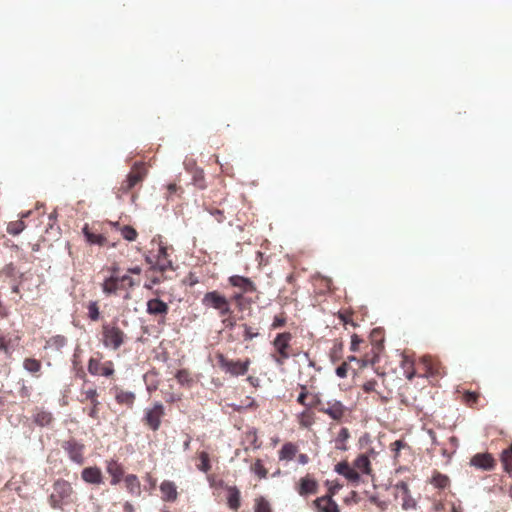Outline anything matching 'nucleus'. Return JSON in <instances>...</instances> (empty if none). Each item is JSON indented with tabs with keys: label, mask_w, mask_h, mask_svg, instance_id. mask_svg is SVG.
<instances>
[{
	"label": "nucleus",
	"mask_w": 512,
	"mask_h": 512,
	"mask_svg": "<svg viewBox=\"0 0 512 512\" xmlns=\"http://www.w3.org/2000/svg\"><path fill=\"white\" fill-rule=\"evenodd\" d=\"M140 284L139 280H136L128 274L121 276H109L107 277L101 287L104 294L107 296L119 295L124 293L123 298L125 300L131 299V291Z\"/></svg>",
	"instance_id": "1"
},
{
	"label": "nucleus",
	"mask_w": 512,
	"mask_h": 512,
	"mask_svg": "<svg viewBox=\"0 0 512 512\" xmlns=\"http://www.w3.org/2000/svg\"><path fill=\"white\" fill-rule=\"evenodd\" d=\"M128 339V335L120 328L117 319L102 324L101 343L106 349L117 351L128 342Z\"/></svg>",
	"instance_id": "2"
},
{
	"label": "nucleus",
	"mask_w": 512,
	"mask_h": 512,
	"mask_svg": "<svg viewBox=\"0 0 512 512\" xmlns=\"http://www.w3.org/2000/svg\"><path fill=\"white\" fill-rule=\"evenodd\" d=\"M53 492L48 498V502L53 509H63L64 505L71 503L74 490L70 482L64 479H57L53 485Z\"/></svg>",
	"instance_id": "3"
},
{
	"label": "nucleus",
	"mask_w": 512,
	"mask_h": 512,
	"mask_svg": "<svg viewBox=\"0 0 512 512\" xmlns=\"http://www.w3.org/2000/svg\"><path fill=\"white\" fill-rule=\"evenodd\" d=\"M293 336L290 332H281L276 335L272 341L274 352L271 358L278 367L284 366L285 362L290 358L291 340Z\"/></svg>",
	"instance_id": "4"
},
{
	"label": "nucleus",
	"mask_w": 512,
	"mask_h": 512,
	"mask_svg": "<svg viewBox=\"0 0 512 512\" xmlns=\"http://www.w3.org/2000/svg\"><path fill=\"white\" fill-rule=\"evenodd\" d=\"M147 173L148 171L145 163H134L126 178L120 183L119 187L117 188V197L121 198L123 195L129 193L134 187H136L145 179Z\"/></svg>",
	"instance_id": "5"
},
{
	"label": "nucleus",
	"mask_w": 512,
	"mask_h": 512,
	"mask_svg": "<svg viewBox=\"0 0 512 512\" xmlns=\"http://www.w3.org/2000/svg\"><path fill=\"white\" fill-rule=\"evenodd\" d=\"M169 250L172 251L173 249L159 244L156 254L150 253L145 257L146 262L150 264L149 272L159 271L160 273H164L168 270H174Z\"/></svg>",
	"instance_id": "6"
},
{
	"label": "nucleus",
	"mask_w": 512,
	"mask_h": 512,
	"mask_svg": "<svg viewBox=\"0 0 512 512\" xmlns=\"http://www.w3.org/2000/svg\"><path fill=\"white\" fill-rule=\"evenodd\" d=\"M201 303L206 308L216 310L219 317L231 315L233 312L230 300L217 290L205 293Z\"/></svg>",
	"instance_id": "7"
},
{
	"label": "nucleus",
	"mask_w": 512,
	"mask_h": 512,
	"mask_svg": "<svg viewBox=\"0 0 512 512\" xmlns=\"http://www.w3.org/2000/svg\"><path fill=\"white\" fill-rule=\"evenodd\" d=\"M216 360L218 367L225 373L231 376L238 377L245 375L250 367L251 361L249 358L245 360H232L228 359L224 354L217 353Z\"/></svg>",
	"instance_id": "8"
},
{
	"label": "nucleus",
	"mask_w": 512,
	"mask_h": 512,
	"mask_svg": "<svg viewBox=\"0 0 512 512\" xmlns=\"http://www.w3.org/2000/svg\"><path fill=\"white\" fill-rule=\"evenodd\" d=\"M102 359L103 355L100 352L96 353V357H91L88 360V372L93 376H103L107 378L114 376L115 368L113 361H102Z\"/></svg>",
	"instance_id": "9"
},
{
	"label": "nucleus",
	"mask_w": 512,
	"mask_h": 512,
	"mask_svg": "<svg viewBox=\"0 0 512 512\" xmlns=\"http://www.w3.org/2000/svg\"><path fill=\"white\" fill-rule=\"evenodd\" d=\"M99 394L95 387L88 389H82L80 391L79 401L81 403L89 402V407L83 408V412L86 413L90 418L94 420L99 419L100 401L98 400Z\"/></svg>",
	"instance_id": "10"
},
{
	"label": "nucleus",
	"mask_w": 512,
	"mask_h": 512,
	"mask_svg": "<svg viewBox=\"0 0 512 512\" xmlns=\"http://www.w3.org/2000/svg\"><path fill=\"white\" fill-rule=\"evenodd\" d=\"M165 416V407L164 405L157 401L154 402L153 405L144 410L143 423L150 430L157 431L159 430L162 422V418Z\"/></svg>",
	"instance_id": "11"
},
{
	"label": "nucleus",
	"mask_w": 512,
	"mask_h": 512,
	"mask_svg": "<svg viewBox=\"0 0 512 512\" xmlns=\"http://www.w3.org/2000/svg\"><path fill=\"white\" fill-rule=\"evenodd\" d=\"M154 294L159 296V291H155ZM146 312L150 316L156 318L158 324H164L169 312V306L166 302L162 301L158 297H155L147 301Z\"/></svg>",
	"instance_id": "12"
},
{
	"label": "nucleus",
	"mask_w": 512,
	"mask_h": 512,
	"mask_svg": "<svg viewBox=\"0 0 512 512\" xmlns=\"http://www.w3.org/2000/svg\"><path fill=\"white\" fill-rule=\"evenodd\" d=\"M61 447L68 454V457L71 461L79 465L84 463L85 446L82 443L75 439H69L62 442Z\"/></svg>",
	"instance_id": "13"
},
{
	"label": "nucleus",
	"mask_w": 512,
	"mask_h": 512,
	"mask_svg": "<svg viewBox=\"0 0 512 512\" xmlns=\"http://www.w3.org/2000/svg\"><path fill=\"white\" fill-rule=\"evenodd\" d=\"M320 412L328 415L331 419L340 422L347 414L345 405L336 399L329 400L325 406L320 407Z\"/></svg>",
	"instance_id": "14"
},
{
	"label": "nucleus",
	"mask_w": 512,
	"mask_h": 512,
	"mask_svg": "<svg viewBox=\"0 0 512 512\" xmlns=\"http://www.w3.org/2000/svg\"><path fill=\"white\" fill-rule=\"evenodd\" d=\"M318 482L316 479L307 474L306 476L299 479L296 484V491L300 496L306 497L308 495H314L318 492Z\"/></svg>",
	"instance_id": "15"
},
{
	"label": "nucleus",
	"mask_w": 512,
	"mask_h": 512,
	"mask_svg": "<svg viewBox=\"0 0 512 512\" xmlns=\"http://www.w3.org/2000/svg\"><path fill=\"white\" fill-rule=\"evenodd\" d=\"M395 490L397 491L396 497H400L402 500L401 506L404 510L415 508L416 501L410 495V490L406 482H398L395 485Z\"/></svg>",
	"instance_id": "16"
},
{
	"label": "nucleus",
	"mask_w": 512,
	"mask_h": 512,
	"mask_svg": "<svg viewBox=\"0 0 512 512\" xmlns=\"http://www.w3.org/2000/svg\"><path fill=\"white\" fill-rule=\"evenodd\" d=\"M380 350L381 347L379 345L372 346L370 351L366 352L363 357L357 358L355 356H349L348 361H356L360 368H364L368 365H374L379 360Z\"/></svg>",
	"instance_id": "17"
},
{
	"label": "nucleus",
	"mask_w": 512,
	"mask_h": 512,
	"mask_svg": "<svg viewBox=\"0 0 512 512\" xmlns=\"http://www.w3.org/2000/svg\"><path fill=\"white\" fill-rule=\"evenodd\" d=\"M470 464L476 468L490 471L494 469L496 462L489 453H477L471 458Z\"/></svg>",
	"instance_id": "18"
},
{
	"label": "nucleus",
	"mask_w": 512,
	"mask_h": 512,
	"mask_svg": "<svg viewBox=\"0 0 512 512\" xmlns=\"http://www.w3.org/2000/svg\"><path fill=\"white\" fill-rule=\"evenodd\" d=\"M112 392L117 404L126 406L130 409L134 406L136 400V395L134 392L124 390L118 386L113 387Z\"/></svg>",
	"instance_id": "19"
},
{
	"label": "nucleus",
	"mask_w": 512,
	"mask_h": 512,
	"mask_svg": "<svg viewBox=\"0 0 512 512\" xmlns=\"http://www.w3.org/2000/svg\"><path fill=\"white\" fill-rule=\"evenodd\" d=\"M228 282L231 286L240 289L243 293L255 292V283L247 277L240 275H232L228 278Z\"/></svg>",
	"instance_id": "20"
},
{
	"label": "nucleus",
	"mask_w": 512,
	"mask_h": 512,
	"mask_svg": "<svg viewBox=\"0 0 512 512\" xmlns=\"http://www.w3.org/2000/svg\"><path fill=\"white\" fill-rule=\"evenodd\" d=\"M422 365L424 366L426 376L439 377L445 374L442 364L430 356H425L422 358Z\"/></svg>",
	"instance_id": "21"
},
{
	"label": "nucleus",
	"mask_w": 512,
	"mask_h": 512,
	"mask_svg": "<svg viewBox=\"0 0 512 512\" xmlns=\"http://www.w3.org/2000/svg\"><path fill=\"white\" fill-rule=\"evenodd\" d=\"M106 471L111 476V484L117 485L124 476V468L121 463L115 459L105 461Z\"/></svg>",
	"instance_id": "22"
},
{
	"label": "nucleus",
	"mask_w": 512,
	"mask_h": 512,
	"mask_svg": "<svg viewBox=\"0 0 512 512\" xmlns=\"http://www.w3.org/2000/svg\"><path fill=\"white\" fill-rule=\"evenodd\" d=\"M81 478L88 484L100 485L103 483L102 471L97 466L84 468L81 472Z\"/></svg>",
	"instance_id": "23"
},
{
	"label": "nucleus",
	"mask_w": 512,
	"mask_h": 512,
	"mask_svg": "<svg viewBox=\"0 0 512 512\" xmlns=\"http://www.w3.org/2000/svg\"><path fill=\"white\" fill-rule=\"evenodd\" d=\"M318 512H340L338 504L330 496H321L313 501Z\"/></svg>",
	"instance_id": "24"
},
{
	"label": "nucleus",
	"mask_w": 512,
	"mask_h": 512,
	"mask_svg": "<svg viewBox=\"0 0 512 512\" xmlns=\"http://www.w3.org/2000/svg\"><path fill=\"white\" fill-rule=\"evenodd\" d=\"M160 491L162 494V500L165 502H174L177 500L178 492L177 486L174 482L169 480H164L160 484Z\"/></svg>",
	"instance_id": "25"
},
{
	"label": "nucleus",
	"mask_w": 512,
	"mask_h": 512,
	"mask_svg": "<svg viewBox=\"0 0 512 512\" xmlns=\"http://www.w3.org/2000/svg\"><path fill=\"white\" fill-rule=\"evenodd\" d=\"M227 505L232 511H238L241 506V494L236 486H227Z\"/></svg>",
	"instance_id": "26"
},
{
	"label": "nucleus",
	"mask_w": 512,
	"mask_h": 512,
	"mask_svg": "<svg viewBox=\"0 0 512 512\" xmlns=\"http://www.w3.org/2000/svg\"><path fill=\"white\" fill-rule=\"evenodd\" d=\"M300 428L310 429L315 424V413L306 408L296 416Z\"/></svg>",
	"instance_id": "27"
},
{
	"label": "nucleus",
	"mask_w": 512,
	"mask_h": 512,
	"mask_svg": "<svg viewBox=\"0 0 512 512\" xmlns=\"http://www.w3.org/2000/svg\"><path fill=\"white\" fill-rule=\"evenodd\" d=\"M298 452V446L292 442H286L279 450L278 457L280 461H291Z\"/></svg>",
	"instance_id": "28"
},
{
	"label": "nucleus",
	"mask_w": 512,
	"mask_h": 512,
	"mask_svg": "<svg viewBox=\"0 0 512 512\" xmlns=\"http://www.w3.org/2000/svg\"><path fill=\"white\" fill-rule=\"evenodd\" d=\"M353 467L356 471L366 475H370L372 471L369 457L365 454H360L357 456V458L353 461Z\"/></svg>",
	"instance_id": "29"
},
{
	"label": "nucleus",
	"mask_w": 512,
	"mask_h": 512,
	"mask_svg": "<svg viewBox=\"0 0 512 512\" xmlns=\"http://www.w3.org/2000/svg\"><path fill=\"white\" fill-rule=\"evenodd\" d=\"M350 438V431L346 427H342L334 438L335 449L340 451H347V442Z\"/></svg>",
	"instance_id": "30"
},
{
	"label": "nucleus",
	"mask_w": 512,
	"mask_h": 512,
	"mask_svg": "<svg viewBox=\"0 0 512 512\" xmlns=\"http://www.w3.org/2000/svg\"><path fill=\"white\" fill-rule=\"evenodd\" d=\"M125 487L128 492L135 496L141 495V484L138 477L134 474H128L124 478Z\"/></svg>",
	"instance_id": "31"
},
{
	"label": "nucleus",
	"mask_w": 512,
	"mask_h": 512,
	"mask_svg": "<svg viewBox=\"0 0 512 512\" xmlns=\"http://www.w3.org/2000/svg\"><path fill=\"white\" fill-rule=\"evenodd\" d=\"M83 234L86 238V241L89 243V244H97V245H104L107 241L106 237H104L102 234L100 233H96V232H93L88 224H85L83 229Z\"/></svg>",
	"instance_id": "32"
},
{
	"label": "nucleus",
	"mask_w": 512,
	"mask_h": 512,
	"mask_svg": "<svg viewBox=\"0 0 512 512\" xmlns=\"http://www.w3.org/2000/svg\"><path fill=\"white\" fill-rule=\"evenodd\" d=\"M23 368L32 374L34 377L38 378L40 377V371L42 368V363L40 360L33 358V357H27L23 360Z\"/></svg>",
	"instance_id": "33"
},
{
	"label": "nucleus",
	"mask_w": 512,
	"mask_h": 512,
	"mask_svg": "<svg viewBox=\"0 0 512 512\" xmlns=\"http://www.w3.org/2000/svg\"><path fill=\"white\" fill-rule=\"evenodd\" d=\"M147 280L144 283V288L151 290L155 285L160 284L164 281L163 273L159 271L149 272V269L146 272Z\"/></svg>",
	"instance_id": "34"
},
{
	"label": "nucleus",
	"mask_w": 512,
	"mask_h": 512,
	"mask_svg": "<svg viewBox=\"0 0 512 512\" xmlns=\"http://www.w3.org/2000/svg\"><path fill=\"white\" fill-rule=\"evenodd\" d=\"M204 207L205 210L210 213L218 223H223L225 221L226 216L224 209H220L219 207L208 204L207 202H204Z\"/></svg>",
	"instance_id": "35"
},
{
	"label": "nucleus",
	"mask_w": 512,
	"mask_h": 512,
	"mask_svg": "<svg viewBox=\"0 0 512 512\" xmlns=\"http://www.w3.org/2000/svg\"><path fill=\"white\" fill-rule=\"evenodd\" d=\"M431 483L436 488L444 489V488H446L449 485L450 479H449V477L447 475H444V474H442L440 472L435 471L433 476H432Z\"/></svg>",
	"instance_id": "36"
},
{
	"label": "nucleus",
	"mask_w": 512,
	"mask_h": 512,
	"mask_svg": "<svg viewBox=\"0 0 512 512\" xmlns=\"http://www.w3.org/2000/svg\"><path fill=\"white\" fill-rule=\"evenodd\" d=\"M254 512H272L270 502L263 496H258L254 500Z\"/></svg>",
	"instance_id": "37"
},
{
	"label": "nucleus",
	"mask_w": 512,
	"mask_h": 512,
	"mask_svg": "<svg viewBox=\"0 0 512 512\" xmlns=\"http://www.w3.org/2000/svg\"><path fill=\"white\" fill-rule=\"evenodd\" d=\"M199 464H197V468L204 472L208 473L211 470V463L209 454L206 451H201L198 453Z\"/></svg>",
	"instance_id": "38"
},
{
	"label": "nucleus",
	"mask_w": 512,
	"mask_h": 512,
	"mask_svg": "<svg viewBox=\"0 0 512 512\" xmlns=\"http://www.w3.org/2000/svg\"><path fill=\"white\" fill-rule=\"evenodd\" d=\"M53 416L47 411H38L34 416V421L40 426H48L51 424Z\"/></svg>",
	"instance_id": "39"
},
{
	"label": "nucleus",
	"mask_w": 512,
	"mask_h": 512,
	"mask_svg": "<svg viewBox=\"0 0 512 512\" xmlns=\"http://www.w3.org/2000/svg\"><path fill=\"white\" fill-rule=\"evenodd\" d=\"M176 380L180 385L183 386H191L193 383L192 376L190 372L187 369H181L179 370L175 375Z\"/></svg>",
	"instance_id": "40"
},
{
	"label": "nucleus",
	"mask_w": 512,
	"mask_h": 512,
	"mask_svg": "<svg viewBox=\"0 0 512 512\" xmlns=\"http://www.w3.org/2000/svg\"><path fill=\"white\" fill-rule=\"evenodd\" d=\"M251 472H253L259 479H265L268 475V470L264 467L262 461L257 459L251 465Z\"/></svg>",
	"instance_id": "41"
},
{
	"label": "nucleus",
	"mask_w": 512,
	"mask_h": 512,
	"mask_svg": "<svg viewBox=\"0 0 512 512\" xmlns=\"http://www.w3.org/2000/svg\"><path fill=\"white\" fill-rule=\"evenodd\" d=\"M26 225L24 223L23 220H16V221H11L8 223L7 225V232L11 235H18L20 234L24 229H25Z\"/></svg>",
	"instance_id": "42"
},
{
	"label": "nucleus",
	"mask_w": 512,
	"mask_h": 512,
	"mask_svg": "<svg viewBox=\"0 0 512 512\" xmlns=\"http://www.w3.org/2000/svg\"><path fill=\"white\" fill-rule=\"evenodd\" d=\"M0 352H3L8 357H10L13 352L11 338H7L2 334H0Z\"/></svg>",
	"instance_id": "43"
},
{
	"label": "nucleus",
	"mask_w": 512,
	"mask_h": 512,
	"mask_svg": "<svg viewBox=\"0 0 512 512\" xmlns=\"http://www.w3.org/2000/svg\"><path fill=\"white\" fill-rule=\"evenodd\" d=\"M88 318L91 321H98L100 319V310L97 301H90L87 305Z\"/></svg>",
	"instance_id": "44"
},
{
	"label": "nucleus",
	"mask_w": 512,
	"mask_h": 512,
	"mask_svg": "<svg viewBox=\"0 0 512 512\" xmlns=\"http://www.w3.org/2000/svg\"><path fill=\"white\" fill-rule=\"evenodd\" d=\"M480 394L478 392L466 391L463 394V402L469 407H475L478 404Z\"/></svg>",
	"instance_id": "45"
},
{
	"label": "nucleus",
	"mask_w": 512,
	"mask_h": 512,
	"mask_svg": "<svg viewBox=\"0 0 512 512\" xmlns=\"http://www.w3.org/2000/svg\"><path fill=\"white\" fill-rule=\"evenodd\" d=\"M287 323V315L285 312H281L273 317V321L271 323L270 328L272 330L282 328Z\"/></svg>",
	"instance_id": "46"
},
{
	"label": "nucleus",
	"mask_w": 512,
	"mask_h": 512,
	"mask_svg": "<svg viewBox=\"0 0 512 512\" xmlns=\"http://www.w3.org/2000/svg\"><path fill=\"white\" fill-rule=\"evenodd\" d=\"M120 232L123 238L127 241H134L138 236L137 231L132 226L129 225H124L123 227H121Z\"/></svg>",
	"instance_id": "47"
},
{
	"label": "nucleus",
	"mask_w": 512,
	"mask_h": 512,
	"mask_svg": "<svg viewBox=\"0 0 512 512\" xmlns=\"http://www.w3.org/2000/svg\"><path fill=\"white\" fill-rule=\"evenodd\" d=\"M243 328V339L244 341H251L254 338L259 336V332L257 329L249 326L248 324H242L241 326Z\"/></svg>",
	"instance_id": "48"
},
{
	"label": "nucleus",
	"mask_w": 512,
	"mask_h": 512,
	"mask_svg": "<svg viewBox=\"0 0 512 512\" xmlns=\"http://www.w3.org/2000/svg\"><path fill=\"white\" fill-rule=\"evenodd\" d=\"M310 400L308 401V409L317 408L320 412V407L325 406V403L322 401L321 397L318 394H310Z\"/></svg>",
	"instance_id": "49"
},
{
	"label": "nucleus",
	"mask_w": 512,
	"mask_h": 512,
	"mask_svg": "<svg viewBox=\"0 0 512 512\" xmlns=\"http://www.w3.org/2000/svg\"><path fill=\"white\" fill-rule=\"evenodd\" d=\"M183 193V190L180 186H178L176 183H170L167 186V194L166 199L167 200H174L173 196L175 194H178L179 196Z\"/></svg>",
	"instance_id": "50"
},
{
	"label": "nucleus",
	"mask_w": 512,
	"mask_h": 512,
	"mask_svg": "<svg viewBox=\"0 0 512 512\" xmlns=\"http://www.w3.org/2000/svg\"><path fill=\"white\" fill-rule=\"evenodd\" d=\"M338 318L343 323L344 326L350 324L355 327L356 323L352 319V313L350 311H343L338 313Z\"/></svg>",
	"instance_id": "51"
},
{
	"label": "nucleus",
	"mask_w": 512,
	"mask_h": 512,
	"mask_svg": "<svg viewBox=\"0 0 512 512\" xmlns=\"http://www.w3.org/2000/svg\"><path fill=\"white\" fill-rule=\"evenodd\" d=\"M344 477L354 484H358L360 482V474L354 469V467H350V469L344 474Z\"/></svg>",
	"instance_id": "52"
},
{
	"label": "nucleus",
	"mask_w": 512,
	"mask_h": 512,
	"mask_svg": "<svg viewBox=\"0 0 512 512\" xmlns=\"http://www.w3.org/2000/svg\"><path fill=\"white\" fill-rule=\"evenodd\" d=\"M362 344H364V340L361 339L357 334H353L351 336V345H350L351 351L358 352L360 350V347Z\"/></svg>",
	"instance_id": "53"
},
{
	"label": "nucleus",
	"mask_w": 512,
	"mask_h": 512,
	"mask_svg": "<svg viewBox=\"0 0 512 512\" xmlns=\"http://www.w3.org/2000/svg\"><path fill=\"white\" fill-rule=\"evenodd\" d=\"M501 462L504 470L509 474L512 473V457H510L508 453L501 454Z\"/></svg>",
	"instance_id": "54"
},
{
	"label": "nucleus",
	"mask_w": 512,
	"mask_h": 512,
	"mask_svg": "<svg viewBox=\"0 0 512 512\" xmlns=\"http://www.w3.org/2000/svg\"><path fill=\"white\" fill-rule=\"evenodd\" d=\"M407 444L403 440H396L390 444V450L394 452V457H398V454L402 448H405Z\"/></svg>",
	"instance_id": "55"
},
{
	"label": "nucleus",
	"mask_w": 512,
	"mask_h": 512,
	"mask_svg": "<svg viewBox=\"0 0 512 512\" xmlns=\"http://www.w3.org/2000/svg\"><path fill=\"white\" fill-rule=\"evenodd\" d=\"M376 386H377V381L375 379H371V380L366 381L362 385V389L365 393L376 392Z\"/></svg>",
	"instance_id": "56"
},
{
	"label": "nucleus",
	"mask_w": 512,
	"mask_h": 512,
	"mask_svg": "<svg viewBox=\"0 0 512 512\" xmlns=\"http://www.w3.org/2000/svg\"><path fill=\"white\" fill-rule=\"evenodd\" d=\"M369 501L373 503L380 511H385L388 507V503L385 501L380 500L376 496H371L369 498Z\"/></svg>",
	"instance_id": "57"
},
{
	"label": "nucleus",
	"mask_w": 512,
	"mask_h": 512,
	"mask_svg": "<svg viewBox=\"0 0 512 512\" xmlns=\"http://www.w3.org/2000/svg\"><path fill=\"white\" fill-rule=\"evenodd\" d=\"M350 467L351 466L347 461H342L335 466V471L338 474L344 476V474L350 469Z\"/></svg>",
	"instance_id": "58"
},
{
	"label": "nucleus",
	"mask_w": 512,
	"mask_h": 512,
	"mask_svg": "<svg viewBox=\"0 0 512 512\" xmlns=\"http://www.w3.org/2000/svg\"><path fill=\"white\" fill-rule=\"evenodd\" d=\"M244 294L242 291L238 292V293H235L232 297H231V300L234 301L237 305V307L242 310V306H243V302L245 300L244 298Z\"/></svg>",
	"instance_id": "59"
},
{
	"label": "nucleus",
	"mask_w": 512,
	"mask_h": 512,
	"mask_svg": "<svg viewBox=\"0 0 512 512\" xmlns=\"http://www.w3.org/2000/svg\"><path fill=\"white\" fill-rule=\"evenodd\" d=\"M348 373V363L343 362L339 367L336 369V375L340 378H346Z\"/></svg>",
	"instance_id": "60"
},
{
	"label": "nucleus",
	"mask_w": 512,
	"mask_h": 512,
	"mask_svg": "<svg viewBox=\"0 0 512 512\" xmlns=\"http://www.w3.org/2000/svg\"><path fill=\"white\" fill-rule=\"evenodd\" d=\"M164 399L167 403H175L181 400V395L174 392L166 393Z\"/></svg>",
	"instance_id": "61"
},
{
	"label": "nucleus",
	"mask_w": 512,
	"mask_h": 512,
	"mask_svg": "<svg viewBox=\"0 0 512 512\" xmlns=\"http://www.w3.org/2000/svg\"><path fill=\"white\" fill-rule=\"evenodd\" d=\"M222 318V323L226 328H233L236 325L235 318L231 317L230 315H227Z\"/></svg>",
	"instance_id": "62"
},
{
	"label": "nucleus",
	"mask_w": 512,
	"mask_h": 512,
	"mask_svg": "<svg viewBox=\"0 0 512 512\" xmlns=\"http://www.w3.org/2000/svg\"><path fill=\"white\" fill-rule=\"evenodd\" d=\"M310 395H307L305 393H299L298 397H297V402L304 406V407H308V401L307 399L309 398Z\"/></svg>",
	"instance_id": "63"
},
{
	"label": "nucleus",
	"mask_w": 512,
	"mask_h": 512,
	"mask_svg": "<svg viewBox=\"0 0 512 512\" xmlns=\"http://www.w3.org/2000/svg\"><path fill=\"white\" fill-rule=\"evenodd\" d=\"M108 270L110 271L111 275L110 276H121L120 275V267L118 264L114 263L113 265H111Z\"/></svg>",
	"instance_id": "64"
}]
</instances>
